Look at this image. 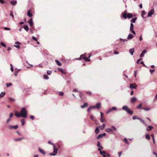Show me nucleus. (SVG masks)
Returning <instances> with one entry per match:
<instances>
[{"label": "nucleus", "mask_w": 157, "mask_h": 157, "mask_svg": "<svg viewBox=\"0 0 157 157\" xmlns=\"http://www.w3.org/2000/svg\"><path fill=\"white\" fill-rule=\"evenodd\" d=\"M86 53H85L81 55L79 58H75V59L77 60H81L82 59H84L85 61H90V60L89 58H90L91 54H89V56L87 58L86 56Z\"/></svg>", "instance_id": "1"}, {"label": "nucleus", "mask_w": 157, "mask_h": 157, "mask_svg": "<svg viewBox=\"0 0 157 157\" xmlns=\"http://www.w3.org/2000/svg\"><path fill=\"white\" fill-rule=\"evenodd\" d=\"M132 17L133 15L132 14L130 13L127 14L126 10L124 11L122 15L123 18L125 19H126L127 18H132Z\"/></svg>", "instance_id": "2"}, {"label": "nucleus", "mask_w": 157, "mask_h": 157, "mask_svg": "<svg viewBox=\"0 0 157 157\" xmlns=\"http://www.w3.org/2000/svg\"><path fill=\"white\" fill-rule=\"evenodd\" d=\"M21 114L22 117L25 118L27 117V111L25 108H22L21 109Z\"/></svg>", "instance_id": "3"}, {"label": "nucleus", "mask_w": 157, "mask_h": 157, "mask_svg": "<svg viewBox=\"0 0 157 157\" xmlns=\"http://www.w3.org/2000/svg\"><path fill=\"white\" fill-rule=\"evenodd\" d=\"M122 109L123 110L125 111L130 115H132L133 114V111L131 110L127 106H124L122 107Z\"/></svg>", "instance_id": "4"}, {"label": "nucleus", "mask_w": 157, "mask_h": 157, "mask_svg": "<svg viewBox=\"0 0 157 157\" xmlns=\"http://www.w3.org/2000/svg\"><path fill=\"white\" fill-rule=\"evenodd\" d=\"M154 13V9H151L148 13L147 16L150 17Z\"/></svg>", "instance_id": "5"}, {"label": "nucleus", "mask_w": 157, "mask_h": 157, "mask_svg": "<svg viewBox=\"0 0 157 157\" xmlns=\"http://www.w3.org/2000/svg\"><path fill=\"white\" fill-rule=\"evenodd\" d=\"M137 87V86L136 84H133L131 83L130 85V87L132 89H136Z\"/></svg>", "instance_id": "6"}, {"label": "nucleus", "mask_w": 157, "mask_h": 157, "mask_svg": "<svg viewBox=\"0 0 157 157\" xmlns=\"http://www.w3.org/2000/svg\"><path fill=\"white\" fill-rule=\"evenodd\" d=\"M18 128V126L16 125L15 126H10L9 127V128L10 129H16Z\"/></svg>", "instance_id": "7"}, {"label": "nucleus", "mask_w": 157, "mask_h": 157, "mask_svg": "<svg viewBox=\"0 0 157 157\" xmlns=\"http://www.w3.org/2000/svg\"><path fill=\"white\" fill-rule=\"evenodd\" d=\"M15 115L17 117H21L22 116L21 114L19 113L17 111H16L15 112Z\"/></svg>", "instance_id": "8"}, {"label": "nucleus", "mask_w": 157, "mask_h": 157, "mask_svg": "<svg viewBox=\"0 0 157 157\" xmlns=\"http://www.w3.org/2000/svg\"><path fill=\"white\" fill-rule=\"evenodd\" d=\"M137 100V99L135 97H133L131 99V102L132 103H133L136 101Z\"/></svg>", "instance_id": "9"}, {"label": "nucleus", "mask_w": 157, "mask_h": 157, "mask_svg": "<svg viewBox=\"0 0 157 157\" xmlns=\"http://www.w3.org/2000/svg\"><path fill=\"white\" fill-rule=\"evenodd\" d=\"M28 23L30 24V26H32L33 25V20L32 18L30 19L28 21Z\"/></svg>", "instance_id": "10"}, {"label": "nucleus", "mask_w": 157, "mask_h": 157, "mask_svg": "<svg viewBox=\"0 0 157 157\" xmlns=\"http://www.w3.org/2000/svg\"><path fill=\"white\" fill-rule=\"evenodd\" d=\"M79 96L80 98L82 99H84L85 98V97L84 96L83 94L81 92L79 93Z\"/></svg>", "instance_id": "11"}, {"label": "nucleus", "mask_w": 157, "mask_h": 157, "mask_svg": "<svg viewBox=\"0 0 157 157\" xmlns=\"http://www.w3.org/2000/svg\"><path fill=\"white\" fill-rule=\"evenodd\" d=\"M146 50H144L142 53L140 55V57H143L144 56V54H145L146 52Z\"/></svg>", "instance_id": "12"}, {"label": "nucleus", "mask_w": 157, "mask_h": 157, "mask_svg": "<svg viewBox=\"0 0 157 157\" xmlns=\"http://www.w3.org/2000/svg\"><path fill=\"white\" fill-rule=\"evenodd\" d=\"M100 154L101 155H103V157H107L105 155V154H106V152L105 151H100Z\"/></svg>", "instance_id": "13"}, {"label": "nucleus", "mask_w": 157, "mask_h": 157, "mask_svg": "<svg viewBox=\"0 0 157 157\" xmlns=\"http://www.w3.org/2000/svg\"><path fill=\"white\" fill-rule=\"evenodd\" d=\"M134 51V48L130 49L129 50V52L132 55H133Z\"/></svg>", "instance_id": "14"}, {"label": "nucleus", "mask_w": 157, "mask_h": 157, "mask_svg": "<svg viewBox=\"0 0 157 157\" xmlns=\"http://www.w3.org/2000/svg\"><path fill=\"white\" fill-rule=\"evenodd\" d=\"M133 37V35L131 34H130L128 35L127 37V39L128 40H130L132 39Z\"/></svg>", "instance_id": "15"}, {"label": "nucleus", "mask_w": 157, "mask_h": 157, "mask_svg": "<svg viewBox=\"0 0 157 157\" xmlns=\"http://www.w3.org/2000/svg\"><path fill=\"white\" fill-rule=\"evenodd\" d=\"M101 104L100 103H97L95 108L96 107L97 109H99L101 108Z\"/></svg>", "instance_id": "16"}, {"label": "nucleus", "mask_w": 157, "mask_h": 157, "mask_svg": "<svg viewBox=\"0 0 157 157\" xmlns=\"http://www.w3.org/2000/svg\"><path fill=\"white\" fill-rule=\"evenodd\" d=\"M105 131L106 132H112L113 130L111 128H106V129H105Z\"/></svg>", "instance_id": "17"}, {"label": "nucleus", "mask_w": 157, "mask_h": 157, "mask_svg": "<svg viewBox=\"0 0 157 157\" xmlns=\"http://www.w3.org/2000/svg\"><path fill=\"white\" fill-rule=\"evenodd\" d=\"M25 138L24 137H21L18 138H16L14 139V140L15 141H20L24 139Z\"/></svg>", "instance_id": "18"}, {"label": "nucleus", "mask_w": 157, "mask_h": 157, "mask_svg": "<svg viewBox=\"0 0 157 157\" xmlns=\"http://www.w3.org/2000/svg\"><path fill=\"white\" fill-rule=\"evenodd\" d=\"M152 128H153V127L151 126H149L147 128L146 130L147 131H149L151 130Z\"/></svg>", "instance_id": "19"}, {"label": "nucleus", "mask_w": 157, "mask_h": 157, "mask_svg": "<svg viewBox=\"0 0 157 157\" xmlns=\"http://www.w3.org/2000/svg\"><path fill=\"white\" fill-rule=\"evenodd\" d=\"M58 149L55 148V146L54 145V153L56 155V154L57 153Z\"/></svg>", "instance_id": "20"}, {"label": "nucleus", "mask_w": 157, "mask_h": 157, "mask_svg": "<svg viewBox=\"0 0 157 157\" xmlns=\"http://www.w3.org/2000/svg\"><path fill=\"white\" fill-rule=\"evenodd\" d=\"M88 106V105L87 103H84L83 105H81V107L82 108H84L85 107H87Z\"/></svg>", "instance_id": "21"}, {"label": "nucleus", "mask_w": 157, "mask_h": 157, "mask_svg": "<svg viewBox=\"0 0 157 157\" xmlns=\"http://www.w3.org/2000/svg\"><path fill=\"white\" fill-rule=\"evenodd\" d=\"M39 151L41 153H42L44 155L45 154V153L44 152V151L42 149H41L40 148H39Z\"/></svg>", "instance_id": "22"}, {"label": "nucleus", "mask_w": 157, "mask_h": 157, "mask_svg": "<svg viewBox=\"0 0 157 157\" xmlns=\"http://www.w3.org/2000/svg\"><path fill=\"white\" fill-rule=\"evenodd\" d=\"M27 15L30 17H31L33 16V14L30 12V10H29L27 13Z\"/></svg>", "instance_id": "23"}, {"label": "nucleus", "mask_w": 157, "mask_h": 157, "mask_svg": "<svg viewBox=\"0 0 157 157\" xmlns=\"http://www.w3.org/2000/svg\"><path fill=\"white\" fill-rule=\"evenodd\" d=\"M55 61H56V63L57 64L58 66H61L62 64H61V63L58 60L56 59L55 60Z\"/></svg>", "instance_id": "24"}, {"label": "nucleus", "mask_w": 157, "mask_h": 157, "mask_svg": "<svg viewBox=\"0 0 157 157\" xmlns=\"http://www.w3.org/2000/svg\"><path fill=\"white\" fill-rule=\"evenodd\" d=\"M10 3L12 5H15L17 4V2L16 1H11L10 2Z\"/></svg>", "instance_id": "25"}, {"label": "nucleus", "mask_w": 157, "mask_h": 157, "mask_svg": "<svg viewBox=\"0 0 157 157\" xmlns=\"http://www.w3.org/2000/svg\"><path fill=\"white\" fill-rule=\"evenodd\" d=\"M95 108V106H92L90 107L87 109V111L89 112L90 111V110L92 109H94Z\"/></svg>", "instance_id": "26"}, {"label": "nucleus", "mask_w": 157, "mask_h": 157, "mask_svg": "<svg viewBox=\"0 0 157 157\" xmlns=\"http://www.w3.org/2000/svg\"><path fill=\"white\" fill-rule=\"evenodd\" d=\"M23 28L24 29L27 31V32H28V30H29V28L28 26L27 25H26V26H23Z\"/></svg>", "instance_id": "27"}, {"label": "nucleus", "mask_w": 157, "mask_h": 157, "mask_svg": "<svg viewBox=\"0 0 157 157\" xmlns=\"http://www.w3.org/2000/svg\"><path fill=\"white\" fill-rule=\"evenodd\" d=\"M137 18L136 17H135L134 18H133L132 19V20L131 21V22L132 23H135L136 22V21L137 19Z\"/></svg>", "instance_id": "28"}, {"label": "nucleus", "mask_w": 157, "mask_h": 157, "mask_svg": "<svg viewBox=\"0 0 157 157\" xmlns=\"http://www.w3.org/2000/svg\"><path fill=\"white\" fill-rule=\"evenodd\" d=\"M105 126V124H103L102 126H100L99 127L101 128V130H103Z\"/></svg>", "instance_id": "29"}, {"label": "nucleus", "mask_w": 157, "mask_h": 157, "mask_svg": "<svg viewBox=\"0 0 157 157\" xmlns=\"http://www.w3.org/2000/svg\"><path fill=\"white\" fill-rule=\"evenodd\" d=\"M99 132V130L98 127H97L95 129V133L98 134Z\"/></svg>", "instance_id": "30"}, {"label": "nucleus", "mask_w": 157, "mask_h": 157, "mask_svg": "<svg viewBox=\"0 0 157 157\" xmlns=\"http://www.w3.org/2000/svg\"><path fill=\"white\" fill-rule=\"evenodd\" d=\"M134 25L132 23H131L130 27V30L133 29Z\"/></svg>", "instance_id": "31"}, {"label": "nucleus", "mask_w": 157, "mask_h": 157, "mask_svg": "<svg viewBox=\"0 0 157 157\" xmlns=\"http://www.w3.org/2000/svg\"><path fill=\"white\" fill-rule=\"evenodd\" d=\"M145 137L148 140H149L150 138V136L148 134H147L146 135Z\"/></svg>", "instance_id": "32"}, {"label": "nucleus", "mask_w": 157, "mask_h": 157, "mask_svg": "<svg viewBox=\"0 0 157 157\" xmlns=\"http://www.w3.org/2000/svg\"><path fill=\"white\" fill-rule=\"evenodd\" d=\"M58 69L59 71L61 72L63 74H66L65 72L63 71V70L62 69L59 68Z\"/></svg>", "instance_id": "33"}, {"label": "nucleus", "mask_w": 157, "mask_h": 157, "mask_svg": "<svg viewBox=\"0 0 157 157\" xmlns=\"http://www.w3.org/2000/svg\"><path fill=\"white\" fill-rule=\"evenodd\" d=\"M5 95V93L2 92L0 94V98L3 97Z\"/></svg>", "instance_id": "34"}, {"label": "nucleus", "mask_w": 157, "mask_h": 157, "mask_svg": "<svg viewBox=\"0 0 157 157\" xmlns=\"http://www.w3.org/2000/svg\"><path fill=\"white\" fill-rule=\"evenodd\" d=\"M43 77L45 79H48L49 78V77L47 75H43Z\"/></svg>", "instance_id": "35"}, {"label": "nucleus", "mask_w": 157, "mask_h": 157, "mask_svg": "<svg viewBox=\"0 0 157 157\" xmlns=\"http://www.w3.org/2000/svg\"><path fill=\"white\" fill-rule=\"evenodd\" d=\"M21 124L22 126L24 125L25 124V120L24 119H22L21 120Z\"/></svg>", "instance_id": "36"}, {"label": "nucleus", "mask_w": 157, "mask_h": 157, "mask_svg": "<svg viewBox=\"0 0 157 157\" xmlns=\"http://www.w3.org/2000/svg\"><path fill=\"white\" fill-rule=\"evenodd\" d=\"M102 137H103V136H102V134H100L97 137V139H99L100 138H101Z\"/></svg>", "instance_id": "37"}, {"label": "nucleus", "mask_w": 157, "mask_h": 157, "mask_svg": "<svg viewBox=\"0 0 157 157\" xmlns=\"http://www.w3.org/2000/svg\"><path fill=\"white\" fill-rule=\"evenodd\" d=\"M142 103H140L139 105L137 107V108L141 109V107L142 106Z\"/></svg>", "instance_id": "38"}, {"label": "nucleus", "mask_w": 157, "mask_h": 157, "mask_svg": "<svg viewBox=\"0 0 157 157\" xmlns=\"http://www.w3.org/2000/svg\"><path fill=\"white\" fill-rule=\"evenodd\" d=\"M144 109L145 111H148L150 110V109L148 108H143L142 109Z\"/></svg>", "instance_id": "39"}, {"label": "nucleus", "mask_w": 157, "mask_h": 157, "mask_svg": "<svg viewBox=\"0 0 157 157\" xmlns=\"http://www.w3.org/2000/svg\"><path fill=\"white\" fill-rule=\"evenodd\" d=\"M139 120H140V121L144 124H145L146 123L145 122V121H144V120H143V119H139Z\"/></svg>", "instance_id": "40"}, {"label": "nucleus", "mask_w": 157, "mask_h": 157, "mask_svg": "<svg viewBox=\"0 0 157 157\" xmlns=\"http://www.w3.org/2000/svg\"><path fill=\"white\" fill-rule=\"evenodd\" d=\"M10 15L13 18H13H14V16H13V11H10Z\"/></svg>", "instance_id": "41"}, {"label": "nucleus", "mask_w": 157, "mask_h": 157, "mask_svg": "<svg viewBox=\"0 0 157 157\" xmlns=\"http://www.w3.org/2000/svg\"><path fill=\"white\" fill-rule=\"evenodd\" d=\"M0 44L2 46L4 47H6V44L3 42H1Z\"/></svg>", "instance_id": "42"}, {"label": "nucleus", "mask_w": 157, "mask_h": 157, "mask_svg": "<svg viewBox=\"0 0 157 157\" xmlns=\"http://www.w3.org/2000/svg\"><path fill=\"white\" fill-rule=\"evenodd\" d=\"M86 93L88 94L89 96H90L92 94V92L90 91H87L86 92Z\"/></svg>", "instance_id": "43"}, {"label": "nucleus", "mask_w": 157, "mask_h": 157, "mask_svg": "<svg viewBox=\"0 0 157 157\" xmlns=\"http://www.w3.org/2000/svg\"><path fill=\"white\" fill-rule=\"evenodd\" d=\"M59 94L60 96H63L64 95V93L62 92H59Z\"/></svg>", "instance_id": "44"}, {"label": "nucleus", "mask_w": 157, "mask_h": 157, "mask_svg": "<svg viewBox=\"0 0 157 157\" xmlns=\"http://www.w3.org/2000/svg\"><path fill=\"white\" fill-rule=\"evenodd\" d=\"M6 85L7 87H9L10 86H11L12 85V84L11 83H7L6 84Z\"/></svg>", "instance_id": "45"}, {"label": "nucleus", "mask_w": 157, "mask_h": 157, "mask_svg": "<svg viewBox=\"0 0 157 157\" xmlns=\"http://www.w3.org/2000/svg\"><path fill=\"white\" fill-rule=\"evenodd\" d=\"M52 73V71H47V73L48 75H50Z\"/></svg>", "instance_id": "46"}, {"label": "nucleus", "mask_w": 157, "mask_h": 157, "mask_svg": "<svg viewBox=\"0 0 157 157\" xmlns=\"http://www.w3.org/2000/svg\"><path fill=\"white\" fill-rule=\"evenodd\" d=\"M111 110H117V108L116 107H113L111 109Z\"/></svg>", "instance_id": "47"}, {"label": "nucleus", "mask_w": 157, "mask_h": 157, "mask_svg": "<svg viewBox=\"0 0 157 157\" xmlns=\"http://www.w3.org/2000/svg\"><path fill=\"white\" fill-rule=\"evenodd\" d=\"M30 118L31 119H32V120H33L34 119V116H33V115H31L30 116Z\"/></svg>", "instance_id": "48"}, {"label": "nucleus", "mask_w": 157, "mask_h": 157, "mask_svg": "<svg viewBox=\"0 0 157 157\" xmlns=\"http://www.w3.org/2000/svg\"><path fill=\"white\" fill-rule=\"evenodd\" d=\"M10 66H11V68H10V69H11V70L12 71H13V66L12 65V64H10Z\"/></svg>", "instance_id": "49"}, {"label": "nucleus", "mask_w": 157, "mask_h": 157, "mask_svg": "<svg viewBox=\"0 0 157 157\" xmlns=\"http://www.w3.org/2000/svg\"><path fill=\"white\" fill-rule=\"evenodd\" d=\"M101 144L99 141L98 142L97 146L100 147L101 146Z\"/></svg>", "instance_id": "50"}, {"label": "nucleus", "mask_w": 157, "mask_h": 157, "mask_svg": "<svg viewBox=\"0 0 157 157\" xmlns=\"http://www.w3.org/2000/svg\"><path fill=\"white\" fill-rule=\"evenodd\" d=\"M32 39L33 40H35L36 41H37V39L34 36H33L32 37Z\"/></svg>", "instance_id": "51"}, {"label": "nucleus", "mask_w": 157, "mask_h": 157, "mask_svg": "<svg viewBox=\"0 0 157 157\" xmlns=\"http://www.w3.org/2000/svg\"><path fill=\"white\" fill-rule=\"evenodd\" d=\"M142 59H138V60H137V62H136L137 63V64H138V63H139L140 62L141 60H142Z\"/></svg>", "instance_id": "52"}, {"label": "nucleus", "mask_w": 157, "mask_h": 157, "mask_svg": "<svg viewBox=\"0 0 157 157\" xmlns=\"http://www.w3.org/2000/svg\"><path fill=\"white\" fill-rule=\"evenodd\" d=\"M111 127L114 130L116 131L117 129H116V128L115 127H114V126H112Z\"/></svg>", "instance_id": "53"}, {"label": "nucleus", "mask_w": 157, "mask_h": 157, "mask_svg": "<svg viewBox=\"0 0 157 157\" xmlns=\"http://www.w3.org/2000/svg\"><path fill=\"white\" fill-rule=\"evenodd\" d=\"M145 13V11H143L142 12V16L143 17V16Z\"/></svg>", "instance_id": "54"}, {"label": "nucleus", "mask_w": 157, "mask_h": 157, "mask_svg": "<svg viewBox=\"0 0 157 157\" xmlns=\"http://www.w3.org/2000/svg\"><path fill=\"white\" fill-rule=\"evenodd\" d=\"M4 29L5 30H10V29L9 28H7V27H5L4 28Z\"/></svg>", "instance_id": "55"}, {"label": "nucleus", "mask_w": 157, "mask_h": 157, "mask_svg": "<svg viewBox=\"0 0 157 157\" xmlns=\"http://www.w3.org/2000/svg\"><path fill=\"white\" fill-rule=\"evenodd\" d=\"M13 113H10V118H11L13 116Z\"/></svg>", "instance_id": "56"}, {"label": "nucleus", "mask_w": 157, "mask_h": 157, "mask_svg": "<svg viewBox=\"0 0 157 157\" xmlns=\"http://www.w3.org/2000/svg\"><path fill=\"white\" fill-rule=\"evenodd\" d=\"M154 71H155L154 70H150V72L151 74H152L153 73Z\"/></svg>", "instance_id": "57"}, {"label": "nucleus", "mask_w": 157, "mask_h": 157, "mask_svg": "<svg viewBox=\"0 0 157 157\" xmlns=\"http://www.w3.org/2000/svg\"><path fill=\"white\" fill-rule=\"evenodd\" d=\"M112 110L111 109H109L106 112V113L108 114L110 113L111 111Z\"/></svg>", "instance_id": "58"}, {"label": "nucleus", "mask_w": 157, "mask_h": 157, "mask_svg": "<svg viewBox=\"0 0 157 157\" xmlns=\"http://www.w3.org/2000/svg\"><path fill=\"white\" fill-rule=\"evenodd\" d=\"M100 121H101V122H104V120L103 119V117H101V119H100Z\"/></svg>", "instance_id": "59"}, {"label": "nucleus", "mask_w": 157, "mask_h": 157, "mask_svg": "<svg viewBox=\"0 0 157 157\" xmlns=\"http://www.w3.org/2000/svg\"><path fill=\"white\" fill-rule=\"evenodd\" d=\"M124 141H125V143L127 144H128V141L127 140L126 138H125L124 139Z\"/></svg>", "instance_id": "60"}, {"label": "nucleus", "mask_w": 157, "mask_h": 157, "mask_svg": "<svg viewBox=\"0 0 157 157\" xmlns=\"http://www.w3.org/2000/svg\"><path fill=\"white\" fill-rule=\"evenodd\" d=\"M100 113L101 117H103V116L104 115L103 113L101 112H100Z\"/></svg>", "instance_id": "61"}, {"label": "nucleus", "mask_w": 157, "mask_h": 157, "mask_svg": "<svg viewBox=\"0 0 157 157\" xmlns=\"http://www.w3.org/2000/svg\"><path fill=\"white\" fill-rule=\"evenodd\" d=\"M9 99L11 101H14V100L13 99V98H9Z\"/></svg>", "instance_id": "62"}, {"label": "nucleus", "mask_w": 157, "mask_h": 157, "mask_svg": "<svg viewBox=\"0 0 157 157\" xmlns=\"http://www.w3.org/2000/svg\"><path fill=\"white\" fill-rule=\"evenodd\" d=\"M50 155H53V156H54V155H56V154L54 153H50Z\"/></svg>", "instance_id": "63"}, {"label": "nucleus", "mask_w": 157, "mask_h": 157, "mask_svg": "<svg viewBox=\"0 0 157 157\" xmlns=\"http://www.w3.org/2000/svg\"><path fill=\"white\" fill-rule=\"evenodd\" d=\"M122 152L121 151L118 152L119 157H120Z\"/></svg>", "instance_id": "64"}]
</instances>
